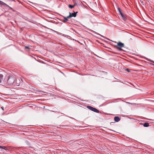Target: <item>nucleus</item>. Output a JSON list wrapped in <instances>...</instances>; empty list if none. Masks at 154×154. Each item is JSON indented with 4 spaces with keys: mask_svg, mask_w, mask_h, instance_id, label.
<instances>
[{
    "mask_svg": "<svg viewBox=\"0 0 154 154\" xmlns=\"http://www.w3.org/2000/svg\"><path fill=\"white\" fill-rule=\"evenodd\" d=\"M15 77L13 75H9L6 77H5L4 81V85H12L15 84Z\"/></svg>",
    "mask_w": 154,
    "mask_h": 154,
    "instance_id": "nucleus-1",
    "label": "nucleus"
},
{
    "mask_svg": "<svg viewBox=\"0 0 154 154\" xmlns=\"http://www.w3.org/2000/svg\"><path fill=\"white\" fill-rule=\"evenodd\" d=\"M124 46V44L121 42H119L117 45L115 46V48L119 51L122 50V48Z\"/></svg>",
    "mask_w": 154,
    "mask_h": 154,
    "instance_id": "nucleus-2",
    "label": "nucleus"
},
{
    "mask_svg": "<svg viewBox=\"0 0 154 154\" xmlns=\"http://www.w3.org/2000/svg\"><path fill=\"white\" fill-rule=\"evenodd\" d=\"M4 72L2 71L0 72V85H4V81L5 79L3 80V77Z\"/></svg>",
    "mask_w": 154,
    "mask_h": 154,
    "instance_id": "nucleus-3",
    "label": "nucleus"
},
{
    "mask_svg": "<svg viewBox=\"0 0 154 154\" xmlns=\"http://www.w3.org/2000/svg\"><path fill=\"white\" fill-rule=\"evenodd\" d=\"M122 17V19L124 20H126L127 19V16L126 15L123 13L121 15Z\"/></svg>",
    "mask_w": 154,
    "mask_h": 154,
    "instance_id": "nucleus-4",
    "label": "nucleus"
},
{
    "mask_svg": "<svg viewBox=\"0 0 154 154\" xmlns=\"http://www.w3.org/2000/svg\"><path fill=\"white\" fill-rule=\"evenodd\" d=\"M78 12H74L73 13H71L70 12L69 13L70 15L71 16V17H75L76 16V14L78 13Z\"/></svg>",
    "mask_w": 154,
    "mask_h": 154,
    "instance_id": "nucleus-5",
    "label": "nucleus"
},
{
    "mask_svg": "<svg viewBox=\"0 0 154 154\" xmlns=\"http://www.w3.org/2000/svg\"><path fill=\"white\" fill-rule=\"evenodd\" d=\"M114 120L115 122H117L120 120V119L118 116H116L114 118Z\"/></svg>",
    "mask_w": 154,
    "mask_h": 154,
    "instance_id": "nucleus-6",
    "label": "nucleus"
},
{
    "mask_svg": "<svg viewBox=\"0 0 154 154\" xmlns=\"http://www.w3.org/2000/svg\"><path fill=\"white\" fill-rule=\"evenodd\" d=\"M141 124L143 125L144 127H148L149 126V123L148 122H145L144 124L142 123Z\"/></svg>",
    "mask_w": 154,
    "mask_h": 154,
    "instance_id": "nucleus-7",
    "label": "nucleus"
},
{
    "mask_svg": "<svg viewBox=\"0 0 154 154\" xmlns=\"http://www.w3.org/2000/svg\"><path fill=\"white\" fill-rule=\"evenodd\" d=\"M0 5H3L4 6H8V5L6 4L5 3H4L3 2H2L1 1H0Z\"/></svg>",
    "mask_w": 154,
    "mask_h": 154,
    "instance_id": "nucleus-8",
    "label": "nucleus"
},
{
    "mask_svg": "<svg viewBox=\"0 0 154 154\" xmlns=\"http://www.w3.org/2000/svg\"><path fill=\"white\" fill-rule=\"evenodd\" d=\"M93 111L94 112H97V113H99L100 111L97 109L94 108L93 109Z\"/></svg>",
    "mask_w": 154,
    "mask_h": 154,
    "instance_id": "nucleus-9",
    "label": "nucleus"
},
{
    "mask_svg": "<svg viewBox=\"0 0 154 154\" xmlns=\"http://www.w3.org/2000/svg\"><path fill=\"white\" fill-rule=\"evenodd\" d=\"M87 108L90 110L93 111L94 109V107L90 106H87Z\"/></svg>",
    "mask_w": 154,
    "mask_h": 154,
    "instance_id": "nucleus-10",
    "label": "nucleus"
},
{
    "mask_svg": "<svg viewBox=\"0 0 154 154\" xmlns=\"http://www.w3.org/2000/svg\"><path fill=\"white\" fill-rule=\"evenodd\" d=\"M69 20L67 19V18L66 17H64V20L63 21V22L64 23H65L66 21H68Z\"/></svg>",
    "mask_w": 154,
    "mask_h": 154,
    "instance_id": "nucleus-11",
    "label": "nucleus"
},
{
    "mask_svg": "<svg viewBox=\"0 0 154 154\" xmlns=\"http://www.w3.org/2000/svg\"><path fill=\"white\" fill-rule=\"evenodd\" d=\"M118 10L120 15L123 13L122 12V10L119 7L118 8Z\"/></svg>",
    "mask_w": 154,
    "mask_h": 154,
    "instance_id": "nucleus-12",
    "label": "nucleus"
},
{
    "mask_svg": "<svg viewBox=\"0 0 154 154\" xmlns=\"http://www.w3.org/2000/svg\"><path fill=\"white\" fill-rule=\"evenodd\" d=\"M0 148L4 149L5 150H6L7 149V148L5 146H2L0 145Z\"/></svg>",
    "mask_w": 154,
    "mask_h": 154,
    "instance_id": "nucleus-13",
    "label": "nucleus"
},
{
    "mask_svg": "<svg viewBox=\"0 0 154 154\" xmlns=\"http://www.w3.org/2000/svg\"><path fill=\"white\" fill-rule=\"evenodd\" d=\"M75 4L74 5H69V8H72L75 6Z\"/></svg>",
    "mask_w": 154,
    "mask_h": 154,
    "instance_id": "nucleus-14",
    "label": "nucleus"
},
{
    "mask_svg": "<svg viewBox=\"0 0 154 154\" xmlns=\"http://www.w3.org/2000/svg\"><path fill=\"white\" fill-rule=\"evenodd\" d=\"M66 17L67 18V19H68L69 18H70V17H71V16L70 15V14H69V16H67V17Z\"/></svg>",
    "mask_w": 154,
    "mask_h": 154,
    "instance_id": "nucleus-15",
    "label": "nucleus"
},
{
    "mask_svg": "<svg viewBox=\"0 0 154 154\" xmlns=\"http://www.w3.org/2000/svg\"><path fill=\"white\" fill-rule=\"evenodd\" d=\"M126 71H127L128 72H130V70L129 69H126Z\"/></svg>",
    "mask_w": 154,
    "mask_h": 154,
    "instance_id": "nucleus-16",
    "label": "nucleus"
},
{
    "mask_svg": "<svg viewBox=\"0 0 154 154\" xmlns=\"http://www.w3.org/2000/svg\"><path fill=\"white\" fill-rule=\"evenodd\" d=\"M25 49H29V47L27 46H25Z\"/></svg>",
    "mask_w": 154,
    "mask_h": 154,
    "instance_id": "nucleus-17",
    "label": "nucleus"
},
{
    "mask_svg": "<svg viewBox=\"0 0 154 154\" xmlns=\"http://www.w3.org/2000/svg\"><path fill=\"white\" fill-rule=\"evenodd\" d=\"M149 61H150V62H152V63H154V61H153V60H149Z\"/></svg>",
    "mask_w": 154,
    "mask_h": 154,
    "instance_id": "nucleus-18",
    "label": "nucleus"
},
{
    "mask_svg": "<svg viewBox=\"0 0 154 154\" xmlns=\"http://www.w3.org/2000/svg\"><path fill=\"white\" fill-rule=\"evenodd\" d=\"M1 109H2V110H4V107H1Z\"/></svg>",
    "mask_w": 154,
    "mask_h": 154,
    "instance_id": "nucleus-19",
    "label": "nucleus"
},
{
    "mask_svg": "<svg viewBox=\"0 0 154 154\" xmlns=\"http://www.w3.org/2000/svg\"><path fill=\"white\" fill-rule=\"evenodd\" d=\"M67 22L69 23H70L69 22Z\"/></svg>",
    "mask_w": 154,
    "mask_h": 154,
    "instance_id": "nucleus-20",
    "label": "nucleus"
}]
</instances>
